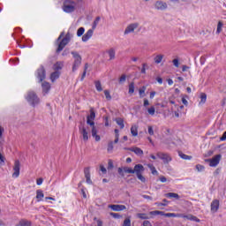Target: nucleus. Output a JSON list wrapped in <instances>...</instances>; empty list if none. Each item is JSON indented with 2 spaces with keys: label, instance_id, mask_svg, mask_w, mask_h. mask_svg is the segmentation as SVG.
<instances>
[{
  "label": "nucleus",
  "instance_id": "35",
  "mask_svg": "<svg viewBox=\"0 0 226 226\" xmlns=\"http://www.w3.org/2000/svg\"><path fill=\"white\" fill-rule=\"evenodd\" d=\"M107 151L108 153H112V151H114V141H109Z\"/></svg>",
  "mask_w": 226,
  "mask_h": 226
},
{
  "label": "nucleus",
  "instance_id": "27",
  "mask_svg": "<svg viewBox=\"0 0 226 226\" xmlns=\"http://www.w3.org/2000/svg\"><path fill=\"white\" fill-rule=\"evenodd\" d=\"M116 123L120 126V129L123 130L124 128V120L121 117L116 118Z\"/></svg>",
  "mask_w": 226,
  "mask_h": 226
},
{
  "label": "nucleus",
  "instance_id": "23",
  "mask_svg": "<svg viewBox=\"0 0 226 226\" xmlns=\"http://www.w3.org/2000/svg\"><path fill=\"white\" fill-rule=\"evenodd\" d=\"M131 133H132V137H137V135H139V126L132 125L131 127Z\"/></svg>",
  "mask_w": 226,
  "mask_h": 226
},
{
  "label": "nucleus",
  "instance_id": "4",
  "mask_svg": "<svg viewBox=\"0 0 226 226\" xmlns=\"http://www.w3.org/2000/svg\"><path fill=\"white\" fill-rule=\"evenodd\" d=\"M71 54L74 58L72 72H77V70L79 69V66L82 64V56H80V55L77 51H72Z\"/></svg>",
  "mask_w": 226,
  "mask_h": 226
},
{
  "label": "nucleus",
  "instance_id": "54",
  "mask_svg": "<svg viewBox=\"0 0 226 226\" xmlns=\"http://www.w3.org/2000/svg\"><path fill=\"white\" fill-rule=\"evenodd\" d=\"M148 133L149 135H154V131L153 130V126H148Z\"/></svg>",
  "mask_w": 226,
  "mask_h": 226
},
{
  "label": "nucleus",
  "instance_id": "61",
  "mask_svg": "<svg viewBox=\"0 0 226 226\" xmlns=\"http://www.w3.org/2000/svg\"><path fill=\"white\" fill-rule=\"evenodd\" d=\"M220 140H226V132H223L222 136L220 138Z\"/></svg>",
  "mask_w": 226,
  "mask_h": 226
},
{
  "label": "nucleus",
  "instance_id": "40",
  "mask_svg": "<svg viewBox=\"0 0 226 226\" xmlns=\"http://www.w3.org/2000/svg\"><path fill=\"white\" fill-rule=\"evenodd\" d=\"M86 29L84 27H79L77 31V36L80 37L84 34Z\"/></svg>",
  "mask_w": 226,
  "mask_h": 226
},
{
  "label": "nucleus",
  "instance_id": "39",
  "mask_svg": "<svg viewBox=\"0 0 226 226\" xmlns=\"http://www.w3.org/2000/svg\"><path fill=\"white\" fill-rule=\"evenodd\" d=\"M137 216L140 220H148L149 219V216H147V214H138Z\"/></svg>",
  "mask_w": 226,
  "mask_h": 226
},
{
  "label": "nucleus",
  "instance_id": "53",
  "mask_svg": "<svg viewBox=\"0 0 226 226\" xmlns=\"http://www.w3.org/2000/svg\"><path fill=\"white\" fill-rule=\"evenodd\" d=\"M100 170L102 174H107V169L103 165H100Z\"/></svg>",
  "mask_w": 226,
  "mask_h": 226
},
{
  "label": "nucleus",
  "instance_id": "47",
  "mask_svg": "<svg viewBox=\"0 0 226 226\" xmlns=\"http://www.w3.org/2000/svg\"><path fill=\"white\" fill-rule=\"evenodd\" d=\"M123 226H132V221L130 219H125Z\"/></svg>",
  "mask_w": 226,
  "mask_h": 226
},
{
  "label": "nucleus",
  "instance_id": "22",
  "mask_svg": "<svg viewBox=\"0 0 226 226\" xmlns=\"http://www.w3.org/2000/svg\"><path fill=\"white\" fill-rule=\"evenodd\" d=\"M63 66H64V63H63V62H56L53 65V70H55V72H59V70H63Z\"/></svg>",
  "mask_w": 226,
  "mask_h": 226
},
{
  "label": "nucleus",
  "instance_id": "16",
  "mask_svg": "<svg viewBox=\"0 0 226 226\" xmlns=\"http://www.w3.org/2000/svg\"><path fill=\"white\" fill-rule=\"evenodd\" d=\"M132 170L133 174H136V176H138L139 174H142V172H144V170H146L142 164H136Z\"/></svg>",
  "mask_w": 226,
  "mask_h": 226
},
{
  "label": "nucleus",
  "instance_id": "15",
  "mask_svg": "<svg viewBox=\"0 0 226 226\" xmlns=\"http://www.w3.org/2000/svg\"><path fill=\"white\" fill-rule=\"evenodd\" d=\"M184 220H189L190 222H196V223H200V219L192 214L184 215Z\"/></svg>",
  "mask_w": 226,
  "mask_h": 226
},
{
  "label": "nucleus",
  "instance_id": "58",
  "mask_svg": "<svg viewBox=\"0 0 226 226\" xmlns=\"http://www.w3.org/2000/svg\"><path fill=\"white\" fill-rule=\"evenodd\" d=\"M142 197H143V199H147V200H153V197H151V196L143 194Z\"/></svg>",
  "mask_w": 226,
  "mask_h": 226
},
{
  "label": "nucleus",
  "instance_id": "59",
  "mask_svg": "<svg viewBox=\"0 0 226 226\" xmlns=\"http://www.w3.org/2000/svg\"><path fill=\"white\" fill-rule=\"evenodd\" d=\"M143 226H153V224H151V222H149V221H144Z\"/></svg>",
  "mask_w": 226,
  "mask_h": 226
},
{
  "label": "nucleus",
  "instance_id": "36",
  "mask_svg": "<svg viewBox=\"0 0 226 226\" xmlns=\"http://www.w3.org/2000/svg\"><path fill=\"white\" fill-rule=\"evenodd\" d=\"M117 142H119V130L118 129H115V140H114V144H117Z\"/></svg>",
  "mask_w": 226,
  "mask_h": 226
},
{
  "label": "nucleus",
  "instance_id": "1",
  "mask_svg": "<svg viewBox=\"0 0 226 226\" xmlns=\"http://www.w3.org/2000/svg\"><path fill=\"white\" fill-rule=\"evenodd\" d=\"M90 115L87 117V124L91 126L92 128V137H94L96 142L100 140V135H98V130H96V126H94V119H96V112L94 111V108H90Z\"/></svg>",
  "mask_w": 226,
  "mask_h": 226
},
{
  "label": "nucleus",
  "instance_id": "12",
  "mask_svg": "<svg viewBox=\"0 0 226 226\" xmlns=\"http://www.w3.org/2000/svg\"><path fill=\"white\" fill-rule=\"evenodd\" d=\"M139 27V23L130 24L124 30V34H130V33H133L135 29Z\"/></svg>",
  "mask_w": 226,
  "mask_h": 226
},
{
  "label": "nucleus",
  "instance_id": "17",
  "mask_svg": "<svg viewBox=\"0 0 226 226\" xmlns=\"http://www.w3.org/2000/svg\"><path fill=\"white\" fill-rule=\"evenodd\" d=\"M109 207L112 211H124L126 209V206L124 205H109Z\"/></svg>",
  "mask_w": 226,
  "mask_h": 226
},
{
  "label": "nucleus",
  "instance_id": "48",
  "mask_svg": "<svg viewBox=\"0 0 226 226\" xmlns=\"http://www.w3.org/2000/svg\"><path fill=\"white\" fill-rule=\"evenodd\" d=\"M172 63L176 68H179V59L175 58L173 59Z\"/></svg>",
  "mask_w": 226,
  "mask_h": 226
},
{
  "label": "nucleus",
  "instance_id": "25",
  "mask_svg": "<svg viewBox=\"0 0 226 226\" xmlns=\"http://www.w3.org/2000/svg\"><path fill=\"white\" fill-rule=\"evenodd\" d=\"M108 54L109 56V61L116 59V50L114 49H109Z\"/></svg>",
  "mask_w": 226,
  "mask_h": 226
},
{
  "label": "nucleus",
  "instance_id": "10",
  "mask_svg": "<svg viewBox=\"0 0 226 226\" xmlns=\"http://www.w3.org/2000/svg\"><path fill=\"white\" fill-rule=\"evenodd\" d=\"M154 8H155V10L163 11L167 10V8H169V6L167 5V3H165L162 0H157L154 4Z\"/></svg>",
  "mask_w": 226,
  "mask_h": 226
},
{
  "label": "nucleus",
  "instance_id": "11",
  "mask_svg": "<svg viewBox=\"0 0 226 226\" xmlns=\"http://www.w3.org/2000/svg\"><path fill=\"white\" fill-rule=\"evenodd\" d=\"M13 170L12 177H19V176H20V161H15Z\"/></svg>",
  "mask_w": 226,
  "mask_h": 226
},
{
  "label": "nucleus",
  "instance_id": "44",
  "mask_svg": "<svg viewBox=\"0 0 226 226\" xmlns=\"http://www.w3.org/2000/svg\"><path fill=\"white\" fill-rule=\"evenodd\" d=\"M124 172H125L126 174H133V169L129 168V167H124Z\"/></svg>",
  "mask_w": 226,
  "mask_h": 226
},
{
  "label": "nucleus",
  "instance_id": "34",
  "mask_svg": "<svg viewBox=\"0 0 226 226\" xmlns=\"http://www.w3.org/2000/svg\"><path fill=\"white\" fill-rule=\"evenodd\" d=\"M178 156H180V158H182L183 160H192V156L185 154L181 151L178 152Z\"/></svg>",
  "mask_w": 226,
  "mask_h": 226
},
{
  "label": "nucleus",
  "instance_id": "63",
  "mask_svg": "<svg viewBox=\"0 0 226 226\" xmlns=\"http://www.w3.org/2000/svg\"><path fill=\"white\" fill-rule=\"evenodd\" d=\"M36 183H37L38 186H40V185H41L43 183V178L37 179Z\"/></svg>",
  "mask_w": 226,
  "mask_h": 226
},
{
  "label": "nucleus",
  "instance_id": "57",
  "mask_svg": "<svg viewBox=\"0 0 226 226\" xmlns=\"http://www.w3.org/2000/svg\"><path fill=\"white\" fill-rule=\"evenodd\" d=\"M162 202H164V203H156V204H157V206H167V202H169V201L166 199H164L162 200Z\"/></svg>",
  "mask_w": 226,
  "mask_h": 226
},
{
  "label": "nucleus",
  "instance_id": "51",
  "mask_svg": "<svg viewBox=\"0 0 226 226\" xmlns=\"http://www.w3.org/2000/svg\"><path fill=\"white\" fill-rule=\"evenodd\" d=\"M109 215L113 218H121V215L119 214H117V213L111 212Z\"/></svg>",
  "mask_w": 226,
  "mask_h": 226
},
{
  "label": "nucleus",
  "instance_id": "6",
  "mask_svg": "<svg viewBox=\"0 0 226 226\" xmlns=\"http://www.w3.org/2000/svg\"><path fill=\"white\" fill-rule=\"evenodd\" d=\"M222 160V154H216L212 159H206L205 162L209 163L210 167H217Z\"/></svg>",
  "mask_w": 226,
  "mask_h": 226
},
{
  "label": "nucleus",
  "instance_id": "21",
  "mask_svg": "<svg viewBox=\"0 0 226 226\" xmlns=\"http://www.w3.org/2000/svg\"><path fill=\"white\" fill-rule=\"evenodd\" d=\"M60 75H61V72H59V71H55L54 72H52L50 75L51 81L56 82V80L59 79Z\"/></svg>",
  "mask_w": 226,
  "mask_h": 226
},
{
  "label": "nucleus",
  "instance_id": "9",
  "mask_svg": "<svg viewBox=\"0 0 226 226\" xmlns=\"http://www.w3.org/2000/svg\"><path fill=\"white\" fill-rule=\"evenodd\" d=\"M156 156L160 158V160H162L163 163H169L170 162H172V157L169 154L157 152Z\"/></svg>",
  "mask_w": 226,
  "mask_h": 226
},
{
  "label": "nucleus",
  "instance_id": "37",
  "mask_svg": "<svg viewBox=\"0 0 226 226\" xmlns=\"http://www.w3.org/2000/svg\"><path fill=\"white\" fill-rule=\"evenodd\" d=\"M94 84H95V87H96L97 91H99V92L103 91V88L102 87V82L95 81Z\"/></svg>",
  "mask_w": 226,
  "mask_h": 226
},
{
  "label": "nucleus",
  "instance_id": "30",
  "mask_svg": "<svg viewBox=\"0 0 226 226\" xmlns=\"http://www.w3.org/2000/svg\"><path fill=\"white\" fill-rule=\"evenodd\" d=\"M129 94H133L135 93V83L134 82H131L129 84V91H128Z\"/></svg>",
  "mask_w": 226,
  "mask_h": 226
},
{
  "label": "nucleus",
  "instance_id": "52",
  "mask_svg": "<svg viewBox=\"0 0 226 226\" xmlns=\"http://www.w3.org/2000/svg\"><path fill=\"white\" fill-rule=\"evenodd\" d=\"M108 169H114V162H112V160H109L108 162Z\"/></svg>",
  "mask_w": 226,
  "mask_h": 226
},
{
  "label": "nucleus",
  "instance_id": "62",
  "mask_svg": "<svg viewBox=\"0 0 226 226\" xmlns=\"http://www.w3.org/2000/svg\"><path fill=\"white\" fill-rule=\"evenodd\" d=\"M182 103H184L185 106H188V101L185 97L182 98Z\"/></svg>",
  "mask_w": 226,
  "mask_h": 226
},
{
  "label": "nucleus",
  "instance_id": "50",
  "mask_svg": "<svg viewBox=\"0 0 226 226\" xmlns=\"http://www.w3.org/2000/svg\"><path fill=\"white\" fill-rule=\"evenodd\" d=\"M196 169H197L198 172H202V170H204V166L200 165V164H197Z\"/></svg>",
  "mask_w": 226,
  "mask_h": 226
},
{
  "label": "nucleus",
  "instance_id": "56",
  "mask_svg": "<svg viewBox=\"0 0 226 226\" xmlns=\"http://www.w3.org/2000/svg\"><path fill=\"white\" fill-rule=\"evenodd\" d=\"M147 66V64H143L141 68V73L146 74V67Z\"/></svg>",
  "mask_w": 226,
  "mask_h": 226
},
{
  "label": "nucleus",
  "instance_id": "2",
  "mask_svg": "<svg viewBox=\"0 0 226 226\" xmlns=\"http://www.w3.org/2000/svg\"><path fill=\"white\" fill-rule=\"evenodd\" d=\"M26 99L28 103L32 105V107H36V105H40V98L34 91L28 92Z\"/></svg>",
  "mask_w": 226,
  "mask_h": 226
},
{
  "label": "nucleus",
  "instance_id": "29",
  "mask_svg": "<svg viewBox=\"0 0 226 226\" xmlns=\"http://www.w3.org/2000/svg\"><path fill=\"white\" fill-rule=\"evenodd\" d=\"M200 105H204V103H206V100H207V95L205 93H201L200 94Z\"/></svg>",
  "mask_w": 226,
  "mask_h": 226
},
{
  "label": "nucleus",
  "instance_id": "60",
  "mask_svg": "<svg viewBox=\"0 0 226 226\" xmlns=\"http://www.w3.org/2000/svg\"><path fill=\"white\" fill-rule=\"evenodd\" d=\"M159 179H160L161 183H167V177H165L163 176L160 177Z\"/></svg>",
  "mask_w": 226,
  "mask_h": 226
},
{
  "label": "nucleus",
  "instance_id": "26",
  "mask_svg": "<svg viewBox=\"0 0 226 226\" xmlns=\"http://www.w3.org/2000/svg\"><path fill=\"white\" fill-rule=\"evenodd\" d=\"M43 197H45V194H43V191L37 190L36 191L37 202H40L41 200V199H43Z\"/></svg>",
  "mask_w": 226,
  "mask_h": 226
},
{
  "label": "nucleus",
  "instance_id": "19",
  "mask_svg": "<svg viewBox=\"0 0 226 226\" xmlns=\"http://www.w3.org/2000/svg\"><path fill=\"white\" fill-rule=\"evenodd\" d=\"M129 151H132V153H134L137 156H142V154H144V151L137 147L129 148Z\"/></svg>",
  "mask_w": 226,
  "mask_h": 226
},
{
  "label": "nucleus",
  "instance_id": "14",
  "mask_svg": "<svg viewBox=\"0 0 226 226\" xmlns=\"http://www.w3.org/2000/svg\"><path fill=\"white\" fill-rule=\"evenodd\" d=\"M220 209V200H214L211 202V211L212 213H216Z\"/></svg>",
  "mask_w": 226,
  "mask_h": 226
},
{
  "label": "nucleus",
  "instance_id": "38",
  "mask_svg": "<svg viewBox=\"0 0 226 226\" xmlns=\"http://www.w3.org/2000/svg\"><path fill=\"white\" fill-rule=\"evenodd\" d=\"M146 86H143L141 88H139V93L140 95V98H144V94H146Z\"/></svg>",
  "mask_w": 226,
  "mask_h": 226
},
{
  "label": "nucleus",
  "instance_id": "28",
  "mask_svg": "<svg viewBox=\"0 0 226 226\" xmlns=\"http://www.w3.org/2000/svg\"><path fill=\"white\" fill-rule=\"evenodd\" d=\"M148 169H150L153 176H158V170H156V168L153 164H147Z\"/></svg>",
  "mask_w": 226,
  "mask_h": 226
},
{
  "label": "nucleus",
  "instance_id": "33",
  "mask_svg": "<svg viewBox=\"0 0 226 226\" xmlns=\"http://www.w3.org/2000/svg\"><path fill=\"white\" fill-rule=\"evenodd\" d=\"M100 20H101V18L100 16L96 17L94 23H93V26H92V30L94 31V29H96V26H98V24H100Z\"/></svg>",
  "mask_w": 226,
  "mask_h": 226
},
{
  "label": "nucleus",
  "instance_id": "45",
  "mask_svg": "<svg viewBox=\"0 0 226 226\" xmlns=\"http://www.w3.org/2000/svg\"><path fill=\"white\" fill-rule=\"evenodd\" d=\"M136 176H137L138 179H139V181H141V183H145L146 177H145L144 176H142V173H140V174H139V175H136Z\"/></svg>",
  "mask_w": 226,
  "mask_h": 226
},
{
  "label": "nucleus",
  "instance_id": "41",
  "mask_svg": "<svg viewBox=\"0 0 226 226\" xmlns=\"http://www.w3.org/2000/svg\"><path fill=\"white\" fill-rule=\"evenodd\" d=\"M222 27H223V23H222V21H219L216 30L217 34H220V33H222Z\"/></svg>",
  "mask_w": 226,
  "mask_h": 226
},
{
  "label": "nucleus",
  "instance_id": "3",
  "mask_svg": "<svg viewBox=\"0 0 226 226\" xmlns=\"http://www.w3.org/2000/svg\"><path fill=\"white\" fill-rule=\"evenodd\" d=\"M72 38H73V35L68 32L64 38L61 40V41L58 44V48L56 49V54H59V52H62V50L66 47L69 41H71Z\"/></svg>",
  "mask_w": 226,
  "mask_h": 226
},
{
  "label": "nucleus",
  "instance_id": "55",
  "mask_svg": "<svg viewBox=\"0 0 226 226\" xmlns=\"http://www.w3.org/2000/svg\"><path fill=\"white\" fill-rule=\"evenodd\" d=\"M150 215H152L153 216H156V215H160V210L151 211Z\"/></svg>",
  "mask_w": 226,
  "mask_h": 226
},
{
  "label": "nucleus",
  "instance_id": "20",
  "mask_svg": "<svg viewBox=\"0 0 226 226\" xmlns=\"http://www.w3.org/2000/svg\"><path fill=\"white\" fill-rule=\"evenodd\" d=\"M42 91L47 94L49 91H50V83L44 81L41 84Z\"/></svg>",
  "mask_w": 226,
  "mask_h": 226
},
{
  "label": "nucleus",
  "instance_id": "8",
  "mask_svg": "<svg viewBox=\"0 0 226 226\" xmlns=\"http://www.w3.org/2000/svg\"><path fill=\"white\" fill-rule=\"evenodd\" d=\"M36 77L37 79H39V82H43V80H45L46 72L45 67H43V65H41L40 68L37 70Z\"/></svg>",
  "mask_w": 226,
  "mask_h": 226
},
{
  "label": "nucleus",
  "instance_id": "18",
  "mask_svg": "<svg viewBox=\"0 0 226 226\" xmlns=\"http://www.w3.org/2000/svg\"><path fill=\"white\" fill-rule=\"evenodd\" d=\"M93 33H94V30L89 29L83 36H82V41L86 42L93 37Z\"/></svg>",
  "mask_w": 226,
  "mask_h": 226
},
{
  "label": "nucleus",
  "instance_id": "42",
  "mask_svg": "<svg viewBox=\"0 0 226 226\" xmlns=\"http://www.w3.org/2000/svg\"><path fill=\"white\" fill-rule=\"evenodd\" d=\"M147 112L150 116H154V113L156 112V109H154V106L150 107L147 109Z\"/></svg>",
  "mask_w": 226,
  "mask_h": 226
},
{
  "label": "nucleus",
  "instance_id": "32",
  "mask_svg": "<svg viewBox=\"0 0 226 226\" xmlns=\"http://www.w3.org/2000/svg\"><path fill=\"white\" fill-rule=\"evenodd\" d=\"M154 61L156 64H160L162 61H163V55H157L154 58Z\"/></svg>",
  "mask_w": 226,
  "mask_h": 226
},
{
  "label": "nucleus",
  "instance_id": "64",
  "mask_svg": "<svg viewBox=\"0 0 226 226\" xmlns=\"http://www.w3.org/2000/svg\"><path fill=\"white\" fill-rule=\"evenodd\" d=\"M97 226H103V222L102 220H97Z\"/></svg>",
  "mask_w": 226,
  "mask_h": 226
},
{
  "label": "nucleus",
  "instance_id": "49",
  "mask_svg": "<svg viewBox=\"0 0 226 226\" xmlns=\"http://www.w3.org/2000/svg\"><path fill=\"white\" fill-rule=\"evenodd\" d=\"M123 82H126V75L123 74L119 79V83L123 84Z\"/></svg>",
  "mask_w": 226,
  "mask_h": 226
},
{
  "label": "nucleus",
  "instance_id": "24",
  "mask_svg": "<svg viewBox=\"0 0 226 226\" xmlns=\"http://www.w3.org/2000/svg\"><path fill=\"white\" fill-rule=\"evenodd\" d=\"M165 197H168L169 199H176L177 200H179V199H180L179 194H177L176 192L166 193Z\"/></svg>",
  "mask_w": 226,
  "mask_h": 226
},
{
  "label": "nucleus",
  "instance_id": "5",
  "mask_svg": "<svg viewBox=\"0 0 226 226\" xmlns=\"http://www.w3.org/2000/svg\"><path fill=\"white\" fill-rule=\"evenodd\" d=\"M63 10L65 13H73V11H75V2L65 1L63 5Z\"/></svg>",
  "mask_w": 226,
  "mask_h": 226
},
{
  "label": "nucleus",
  "instance_id": "13",
  "mask_svg": "<svg viewBox=\"0 0 226 226\" xmlns=\"http://www.w3.org/2000/svg\"><path fill=\"white\" fill-rule=\"evenodd\" d=\"M84 174H85V177L87 179V185H93V180H91V171L89 167H87L84 169Z\"/></svg>",
  "mask_w": 226,
  "mask_h": 226
},
{
  "label": "nucleus",
  "instance_id": "46",
  "mask_svg": "<svg viewBox=\"0 0 226 226\" xmlns=\"http://www.w3.org/2000/svg\"><path fill=\"white\" fill-rule=\"evenodd\" d=\"M166 218H176L177 214L176 213H167L165 215Z\"/></svg>",
  "mask_w": 226,
  "mask_h": 226
},
{
  "label": "nucleus",
  "instance_id": "43",
  "mask_svg": "<svg viewBox=\"0 0 226 226\" xmlns=\"http://www.w3.org/2000/svg\"><path fill=\"white\" fill-rule=\"evenodd\" d=\"M104 95L107 100L109 101L112 100V96L110 95V92L109 90H104Z\"/></svg>",
  "mask_w": 226,
  "mask_h": 226
},
{
  "label": "nucleus",
  "instance_id": "31",
  "mask_svg": "<svg viewBox=\"0 0 226 226\" xmlns=\"http://www.w3.org/2000/svg\"><path fill=\"white\" fill-rule=\"evenodd\" d=\"M19 225L20 226H31L32 222H31V221H27L26 219H22V220L19 221Z\"/></svg>",
  "mask_w": 226,
  "mask_h": 226
},
{
  "label": "nucleus",
  "instance_id": "7",
  "mask_svg": "<svg viewBox=\"0 0 226 226\" xmlns=\"http://www.w3.org/2000/svg\"><path fill=\"white\" fill-rule=\"evenodd\" d=\"M79 133L80 135H82L83 140L85 142H87L89 140V137H90L89 131H87V128H86V126L82 124L79 125Z\"/></svg>",
  "mask_w": 226,
  "mask_h": 226
}]
</instances>
